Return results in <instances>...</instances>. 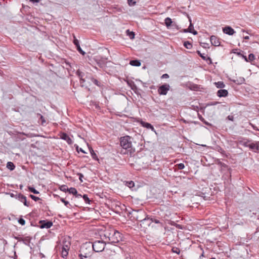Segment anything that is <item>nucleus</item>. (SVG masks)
Masks as SVG:
<instances>
[{
    "mask_svg": "<svg viewBox=\"0 0 259 259\" xmlns=\"http://www.w3.org/2000/svg\"><path fill=\"white\" fill-rule=\"evenodd\" d=\"M132 139V138L127 135L120 137L119 139L120 146L122 149L120 153L129 154L130 156L134 154L135 149L133 147Z\"/></svg>",
    "mask_w": 259,
    "mask_h": 259,
    "instance_id": "nucleus-1",
    "label": "nucleus"
},
{
    "mask_svg": "<svg viewBox=\"0 0 259 259\" xmlns=\"http://www.w3.org/2000/svg\"><path fill=\"white\" fill-rule=\"evenodd\" d=\"M106 243L114 244L117 243L122 240V234L118 231L110 229L106 230L104 233Z\"/></svg>",
    "mask_w": 259,
    "mask_h": 259,
    "instance_id": "nucleus-2",
    "label": "nucleus"
},
{
    "mask_svg": "<svg viewBox=\"0 0 259 259\" xmlns=\"http://www.w3.org/2000/svg\"><path fill=\"white\" fill-rule=\"evenodd\" d=\"M93 253L92 249V243L91 242L83 243L79 251L78 257H84L86 258H90Z\"/></svg>",
    "mask_w": 259,
    "mask_h": 259,
    "instance_id": "nucleus-3",
    "label": "nucleus"
},
{
    "mask_svg": "<svg viewBox=\"0 0 259 259\" xmlns=\"http://www.w3.org/2000/svg\"><path fill=\"white\" fill-rule=\"evenodd\" d=\"M121 249L120 247L114 245L112 246L111 248H107L104 252V255L105 258L107 259H113L116 255L120 251Z\"/></svg>",
    "mask_w": 259,
    "mask_h": 259,
    "instance_id": "nucleus-4",
    "label": "nucleus"
},
{
    "mask_svg": "<svg viewBox=\"0 0 259 259\" xmlns=\"http://www.w3.org/2000/svg\"><path fill=\"white\" fill-rule=\"evenodd\" d=\"M130 213L132 215V217L133 218V219L139 221L141 223L147 215L145 211L142 209L133 210Z\"/></svg>",
    "mask_w": 259,
    "mask_h": 259,
    "instance_id": "nucleus-5",
    "label": "nucleus"
},
{
    "mask_svg": "<svg viewBox=\"0 0 259 259\" xmlns=\"http://www.w3.org/2000/svg\"><path fill=\"white\" fill-rule=\"evenodd\" d=\"M106 244V243L105 241H95L92 243V249L93 251L101 252L104 250Z\"/></svg>",
    "mask_w": 259,
    "mask_h": 259,
    "instance_id": "nucleus-6",
    "label": "nucleus"
},
{
    "mask_svg": "<svg viewBox=\"0 0 259 259\" xmlns=\"http://www.w3.org/2000/svg\"><path fill=\"white\" fill-rule=\"evenodd\" d=\"M14 238L19 242H22L26 245L30 246L31 238L29 236L23 237L21 235L14 236Z\"/></svg>",
    "mask_w": 259,
    "mask_h": 259,
    "instance_id": "nucleus-7",
    "label": "nucleus"
},
{
    "mask_svg": "<svg viewBox=\"0 0 259 259\" xmlns=\"http://www.w3.org/2000/svg\"><path fill=\"white\" fill-rule=\"evenodd\" d=\"M170 85L167 83H164L160 86L158 89V93L160 95H166L170 90Z\"/></svg>",
    "mask_w": 259,
    "mask_h": 259,
    "instance_id": "nucleus-8",
    "label": "nucleus"
},
{
    "mask_svg": "<svg viewBox=\"0 0 259 259\" xmlns=\"http://www.w3.org/2000/svg\"><path fill=\"white\" fill-rule=\"evenodd\" d=\"M17 199L22 202L25 206L27 207L30 206V203L27 201L26 197L21 193L17 194Z\"/></svg>",
    "mask_w": 259,
    "mask_h": 259,
    "instance_id": "nucleus-9",
    "label": "nucleus"
},
{
    "mask_svg": "<svg viewBox=\"0 0 259 259\" xmlns=\"http://www.w3.org/2000/svg\"><path fill=\"white\" fill-rule=\"evenodd\" d=\"M40 224V228L41 229L50 228L53 226V223L51 221H40L39 222Z\"/></svg>",
    "mask_w": 259,
    "mask_h": 259,
    "instance_id": "nucleus-10",
    "label": "nucleus"
},
{
    "mask_svg": "<svg viewBox=\"0 0 259 259\" xmlns=\"http://www.w3.org/2000/svg\"><path fill=\"white\" fill-rule=\"evenodd\" d=\"M151 224V221L150 220V218L148 217V215L144 218L143 221L140 224V226L142 227L147 228V227L150 226Z\"/></svg>",
    "mask_w": 259,
    "mask_h": 259,
    "instance_id": "nucleus-11",
    "label": "nucleus"
},
{
    "mask_svg": "<svg viewBox=\"0 0 259 259\" xmlns=\"http://www.w3.org/2000/svg\"><path fill=\"white\" fill-rule=\"evenodd\" d=\"M107 58H97L96 61L100 67H103L105 66L107 63Z\"/></svg>",
    "mask_w": 259,
    "mask_h": 259,
    "instance_id": "nucleus-12",
    "label": "nucleus"
},
{
    "mask_svg": "<svg viewBox=\"0 0 259 259\" xmlns=\"http://www.w3.org/2000/svg\"><path fill=\"white\" fill-rule=\"evenodd\" d=\"M223 31L224 33L232 35L235 33L234 30L230 26H226L223 28Z\"/></svg>",
    "mask_w": 259,
    "mask_h": 259,
    "instance_id": "nucleus-13",
    "label": "nucleus"
},
{
    "mask_svg": "<svg viewBox=\"0 0 259 259\" xmlns=\"http://www.w3.org/2000/svg\"><path fill=\"white\" fill-rule=\"evenodd\" d=\"M210 41L212 45L214 46H219L220 45V41L219 39L214 35L210 36Z\"/></svg>",
    "mask_w": 259,
    "mask_h": 259,
    "instance_id": "nucleus-14",
    "label": "nucleus"
},
{
    "mask_svg": "<svg viewBox=\"0 0 259 259\" xmlns=\"http://www.w3.org/2000/svg\"><path fill=\"white\" fill-rule=\"evenodd\" d=\"M250 142V140L243 138H240L238 141V143L239 144L246 147H248V143H249Z\"/></svg>",
    "mask_w": 259,
    "mask_h": 259,
    "instance_id": "nucleus-15",
    "label": "nucleus"
},
{
    "mask_svg": "<svg viewBox=\"0 0 259 259\" xmlns=\"http://www.w3.org/2000/svg\"><path fill=\"white\" fill-rule=\"evenodd\" d=\"M74 39L73 40V43L76 47L77 51L82 55H84L85 52L80 48L79 43V41L76 38V37L74 36Z\"/></svg>",
    "mask_w": 259,
    "mask_h": 259,
    "instance_id": "nucleus-16",
    "label": "nucleus"
},
{
    "mask_svg": "<svg viewBox=\"0 0 259 259\" xmlns=\"http://www.w3.org/2000/svg\"><path fill=\"white\" fill-rule=\"evenodd\" d=\"M61 138L63 140H65L67 143L69 145L72 144L73 141L71 139V138L68 136V135L66 133H63L61 136Z\"/></svg>",
    "mask_w": 259,
    "mask_h": 259,
    "instance_id": "nucleus-17",
    "label": "nucleus"
},
{
    "mask_svg": "<svg viewBox=\"0 0 259 259\" xmlns=\"http://www.w3.org/2000/svg\"><path fill=\"white\" fill-rule=\"evenodd\" d=\"M228 92L226 90L221 89L217 92V96L219 97H226L228 96Z\"/></svg>",
    "mask_w": 259,
    "mask_h": 259,
    "instance_id": "nucleus-18",
    "label": "nucleus"
},
{
    "mask_svg": "<svg viewBox=\"0 0 259 259\" xmlns=\"http://www.w3.org/2000/svg\"><path fill=\"white\" fill-rule=\"evenodd\" d=\"M188 17L189 18V21L190 22V25L188 28V29L191 31V32H190V33H192L194 35H196L197 34V32L193 29V25L192 23L191 19L188 16Z\"/></svg>",
    "mask_w": 259,
    "mask_h": 259,
    "instance_id": "nucleus-19",
    "label": "nucleus"
},
{
    "mask_svg": "<svg viewBox=\"0 0 259 259\" xmlns=\"http://www.w3.org/2000/svg\"><path fill=\"white\" fill-rule=\"evenodd\" d=\"M197 54L199 55V56L204 60L210 61V63L211 62V59L210 57H208L207 55L205 54H201L199 51H197Z\"/></svg>",
    "mask_w": 259,
    "mask_h": 259,
    "instance_id": "nucleus-20",
    "label": "nucleus"
},
{
    "mask_svg": "<svg viewBox=\"0 0 259 259\" xmlns=\"http://www.w3.org/2000/svg\"><path fill=\"white\" fill-rule=\"evenodd\" d=\"M91 80L97 86L103 89L104 85L101 83L99 81H98L97 79L94 78V77L91 78Z\"/></svg>",
    "mask_w": 259,
    "mask_h": 259,
    "instance_id": "nucleus-21",
    "label": "nucleus"
},
{
    "mask_svg": "<svg viewBox=\"0 0 259 259\" xmlns=\"http://www.w3.org/2000/svg\"><path fill=\"white\" fill-rule=\"evenodd\" d=\"M130 64L133 66L139 67V66H141V62L140 60H134L130 61Z\"/></svg>",
    "mask_w": 259,
    "mask_h": 259,
    "instance_id": "nucleus-22",
    "label": "nucleus"
},
{
    "mask_svg": "<svg viewBox=\"0 0 259 259\" xmlns=\"http://www.w3.org/2000/svg\"><path fill=\"white\" fill-rule=\"evenodd\" d=\"M70 246V243L69 241H63V244L61 247L62 248L66 249L67 250H69Z\"/></svg>",
    "mask_w": 259,
    "mask_h": 259,
    "instance_id": "nucleus-23",
    "label": "nucleus"
},
{
    "mask_svg": "<svg viewBox=\"0 0 259 259\" xmlns=\"http://www.w3.org/2000/svg\"><path fill=\"white\" fill-rule=\"evenodd\" d=\"M198 118L201 120L202 122H203L205 124L208 125V126H212V124L206 121L204 118L199 113H198Z\"/></svg>",
    "mask_w": 259,
    "mask_h": 259,
    "instance_id": "nucleus-24",
    "label": "nucleus"
},
{
    "mask_svg": "<svg viewBox=\"0 0 259 259\" xmlns=\"http://www.w3.org/2000/svg\"><path fill=\"white\" fill-rule=\"evenodd\" d=\"M69 250H67L65 248L63 249L61 248V254L63 258H65L67 256Z\"/></svg>",
    "mask_w": 259,
    "mask_h": 259,
    "instance_id": "nucleus-25",
    "label": "nucleus"
},
{
    "mask_svg": "<svg viewBox=\"0 0 259 259\" xmlns=\"http://www.w3.org/2000/svg\"><path fill=\"white\" fill-rule=\"evenodd\" d=\"M127 83L131 87V89L133 91H135L137 89V87L135 83L132 81H127Z\"/></svg>",
    "mask_w": 259,
    "mask_h": 259,
    "instance_id": "nucleus-26",
    "label": "nucleus"
},
{
    "mask_svg": "<svg viewBox=\"0 0 259 259\" xmlns=\"http://www.w3.org/2000/svg\"><path fill=\"white\" fill-rule=\"evenodd\" d=\"M164 23L167 27H169L172 23V20L170 18L167 17L164 20Z\"/></svg>",
    "mask_w": 259,
    "mask_h": 259,
    "instance_id": "nucleus-27",
    "label": "nucleus"
},
{
    "mask_svg": "<svg viewBox=\"0 0 259 259\" xmlns=\"http://www.w3.org/2000/svg\"><path fill=\"white\" fill-rule=\"evenodd\" d=\"M7 167L11 170L14 169L15 166L12 162H8L7 163Z\"/></svg>",
    "mask_w": 259,
    "mask_h": 259,
    "instance_id": "nucleus-28",
    "label": "nucleus"
},
{
    "mask_svg": "<svg viewBox=\"0 0 259 259\" xmlns=\"http://www.w3.org/2000/svg\"><path fill=\"white\" fill-rule=\"evenodd\" d=\"M142 124L144 127H146L147 128L154 130L153 126L149 123L142 122Z\"/></svg>",
    "mask_w": 259,
    "mask_h": 259,
    "instance_id": "nucleus-29",
    "label": "nucleus"
},
{
    "mask_svg": "<svg viewBox=\"0 0 259 259\" xmlns=\"http://www.w3.org/2000/svg\"><path fill=\"white\" fill-rule=\"evenodd\" d=\"M215 85L217 88L223 89L225 87V84L223 81H218L215 82Z\"/></svg>",
    "mask_w": 259,
    "mask_h": 259,
    "instance_id": "nucleus-30",
    "label": "nucleus"
},
{
    "mask_svg": "<svg viewBox=\"0 0 259 259\" xmlns=\"http://www.w3.org/2000/svg\"><path fill=\"white\" fill-rule=\"evenodd\" d=\"M184 46L187 49H191L192 48V44L189 41H186L184 42Z\"/></svg>",
    "mask_w": 259,
    "mask_h": 259,
    "instance_id": "nucleus-31",
    "label": "nucleus"
},
{
    "mask_svg": "<svg viewBox=\"0 0 259 259\" xmlns=\"http://www.w3.org/2000/svg\"><path fill=\"white\" fill-rule=\"evenodd\" d=\"M68 192L70 194H73V195L75 196V194H77V191L76 189L75 188L71 187V188L68 189Z\"/></svg>",
    "mask_w": 259,
    "mask_h": 259,
    "instance_id": "nucleus-32",
    "label": "nucleus"
},
{
    "mask_svg": "<svg viewBox=\"0 0 259 259\" xmlns=\"http://www.w3.org/2000/svg\"><path fill=\"white\" fill-rule=\"evenodd\" d=\"M248 147L251 150H255V151H256V149H257L258 146L256 145V143H251L250 144H249Z\"/></svg>",
    "mask_w": 259,
    "mask_h": 259,
    "instance_id": "nucleus-33",
    "label": "nucleus"
},
{
    "mask_svg": "<svg viewBox=\"0 0 259 259\" xmlns=\"http://www.w3.org/2000/svg\"><path fill=\"white\" fill-rule=\"evenodd\" d=\"M28 190L30 192L35 194H38L39 193V192L36 190L33 187H30L29 186L28 187Z\"/></svg>",
    "mask_w": 259,
    "mask_h": 259,
    "instance_id": "nucleus-34",
    "label": "nucleus"
},
{
    "mask_svg": "<svg viewBox=\"0 0 259 259\" xmlns=\"http://www.w3.org/2000/svg\"><path fill=\"white\" fill-rule=\"evenodd\" d=\"M68 189L67 186L65 185H63L61 186L59 188V189L64 192H68Z\"/></svg>",
    "mask_w": 259,
    "mask_h": 259,
    "instance_id": "nucleus-35",
    "label": "nucleus"
},
{
    "mask_svg": "<svg viewBox=\"0 0 259 259\" xmlns=\"http://www.w3.org/2000/svg\"><path fill=\"white\" fill-rule=\"evenodd\" d=\"M125 185L127 187H128L129 188H132L134 187L135 183H134V182L133 181H131L126 182V184Z\"/></svg>",
    "mask_w": 259,
    "mask_h": 259,
    "instance_id": "nucleus-36",
    "label": "nucleus"
},
{
    "mask_svg": "<svg viewBox=\"0 0 259 259\" xmlns=\"http://www.w3.org/2000/svg\"><path fill=\"white\" fill-rule=\"evenodd\" d=\"M82 198L84 200V201H85V202L87 204H90V201L91 200H90V199L89 198L88 196V195L87 194H84L83 196H82Z\"/></svg>",
    "mask_w": 259,
    "mask_h": 259,
    "instance_id": "nucleus-37",
    "label": "nucleus"
},
{
    "mask_svg": "<svg viewBox=\"0 0 259 259\" xmlns=\"http://www.w3.org/2000/svg\"><path fill=\"white\" fill-rule=\"evenodd\" d=\"M76 74L80 77V79L81 80H82V82H84L85 81V80L82 78L83 73L82 72H80V71L77 70V72H76Z\"/></svg>",
    "mask_w": 259,
    "mask_h": 259,
    "instance_id": "nucleus-38",
    "label": "nucleus"
},
{
    "mask_svg": "<svg viewBox=\"0 0 259 259\" xmlns=\"http://www.w3.org/2000/svg\"><path fill=\"white\" fill-rule=\"evenodd\" d=\"M255 59V56L253 54H250L248 57V61L250 62L253 61Z\"/></svg>",
    "mask_w": 259,
    "mask_h": 259,
    "instance_id": "nucleus-39",
    "label": "nucleus"
},
{
    "mask_svg": "<svg viewBox=\"0 0 259 259\" xmlns=\"http://www.w3.org/2000/svg\"><path fill=\"white\" fill-rule=\"evenodd\" d=\"M60 200H61V202H62L65 204V205L66 206H67V207H69L68 205H70V204H69V202H68V201H66V200H65L64 198H60Z\"/></svg>",
    "mask_w": 259,
    "mask_h": 259,
    "instance_id": "nucleus-40",
    "label": "nucleus"
},
{
    "mask_svg": "<svg viewBox=\"0 0 259 259\" xmlns=\"http://www.w3.org/2000/svg\"><path fill=\"white\" fill-rule=\"evenodd\" d=\"M39 115L40 116V118H39V120H40L41 121V124L42 125L44 124L45 123H46V121L45 119V118L44 117V116L40 114H39Z\"/></svg>",
    "mask_w": 259,
    "mask_h": 259,
    "instance_id": "nucleus-41",
    "label": "nucleus"
},
{
    "mask_svg": "<svg viewBox=\"0 0 259 259\" xmlns=\"http://www.w3.org/2000/svg\"><path fill=\"white\" fill-rule=\"evenodd\" d=\"M150 220L151 221V223L154 222L156 224H161L159 220L156 219L154 218H150Z\"/></svg>",
    "mask_w": 259,
    "mask_h": 259,
    "instance_id": "nucleus-42",
    "label": "nucleus"
},
{
    "mask_svg": "<svg viewBox=\"0 0 259 259\" xmlns=\"http://www.w3.org/2000/svg\"><path fill=\"white\" fill-rule=\"evenodd\" d=\"M171 250H172V252L176 253H177L178 254H179L180 253V249L178 248H177V247L176 248H172Z\"/></svg>",
    "mask_w": 259,
    "mask_h": 259,
    "instance_id": "nucleus-43",
    "label": "nucleus"
},
{
    "mask_svg": "<svg viewBox=\"0 0 259 259\" xmlns=\"http://www.w3.org/2000/svg\"><path fill=\"white\" fill-rule=\"evenodd\" d=\"M91 154L92 158L96 160V159H98V157H97L96 154L95 153V152L93 150H92V151H91Z\"/></svg>",
    "mask_w": 259,
    "mask_h": 259,
    "instance_id": "nucleus-44",
    "label": "nucleus"
},
{
    "mask_svg": "<svg viewBox=\"0 0 259 259\" xmlns=\"http://www.w3.org/2000/svg\"><path fill=\"white\" fill-rule=\"evenodd\" d=\"M29 197H30L32 199H33V200H34L35 201H38V200H40V199L39 197H36V196H34V195H32V194H30V195H29Z\"/></svg>",
    "mask_w": 259,
    "mask_h": 259,
    "instance_id": "nucleus-45",
    "label": "nucleus"
},
{
    "mask_svg": "<svg viewBox=\"0 0 259 259\" xmlns=\"http://www.w3.org/2000/svg\"><path fill=\"white\" fill-rule=\"evenodd\" d=\"M127 3L129 6H133L136 4V2L135 0H127Z\"/></svg>",
    "mask_w": 259,
    "mask_h": 259,
    "instance_id": "nucleus-46",
    "label": "nucleus"
},
{
    "mask_svg": "<svg viewBox=\"0 0 259 259\" xmlns=\"http://www.w3.org/2000/svg\"><path fill=\"white\" fill-rule=\"evenodd\" d=\"M18 222L20 224H21L22 226H24L25 224V221L22 218H20L18 220Z\"/></svg>",
    "mask_w": 259,
    "mask_h": 259,
    "instance_id": "nucleus-47",
    "label": "nucleus"
},
{
    "mask_svg": "<svg viewBox=\"0 0 259 259\" xmlns=\"http://www.w3.org/2000/svg\"><path fill=\"white\" fill-rule=\"evenodd\" d=\"M218 165H219L220 166H221V167H227V165L223 163V162H222L220 160L218 159Z\"/></svg>",
    "mask_w": 259,
    "mask_h": 259,
    "instance_id": "nucleus-48",
    "label": "nucleus"
},
{
    "mask_svg": "<svg viewBox=\"0 0 259 259\" xmlns=\"http://www.w3.org/2000/svg\"><path fill=\"white\" fill-rule=\"evenodd\" d=\"M177 167L179 169H183L185 167V165L183 163H181L177 164Z\"/></svg>",
    "mask_w": 259,
    "mask_h": 259,
    "instance_id": "nucleus-49",
    "label": "nucleus"
},
{
    "mask_svg": "<svg viewBox=\"0 0 259 259\" xmlns=\"http://www.w3.org/2000/svg\"><path fill=\"white\" fill-rule=\"evenodd\" d=\"M77 175L79 176V179L80 182H83L82 179L83 178V175L81 173H78Z\"/></svg>",
    "mask_w": 259,
    "mask_h": 259,
    "instance_id": "nucleus-50",
    "label": "nucleus"
},
{
    "mask_svg": "<svg viewBox=\"0 0 259 259\" xmlns=\"http://www.w3.org/2000/svg\"><path fill=\"white\" fill-rule=\"evenodd\" d=\"M18 193L16 192V194H15L13 193H10V195L11 197H13V198H15L16 199H17V194Z\"/></svg>",
    "mask_w": 259,
    "mask_h": 259,
    "instance_id": "nucleus-51",
    "label": "nucleus"
},
{
    "mask_svg": "<svg viewBox=\"0 0 259 259\" xmlns=\"http://www.w3.org/2000/svg\"><path fill=\"white\" fill-rule=\"evenodd\" d=\"M128 35H129L130 37L132 39L134 38L135 37V33L134 32H130V33Z\"/></svg>",
    "mask_w": 259,
    "mask_h": 259,
    "instance_id": "nucleus-52",
    "label": "nucleus"
},
{
    "mask_svg": "<svg viewBox=\"0 0 259 259\" xmlns=\"http://www.w3.org/2000/svg\"><path fill=\"white\" fill-rule=\"evenodd\" d=\"M175 226L178 229H183V226L181 225H180V224H176L175 225Z\"/></svg>",
    "mask_w": 259,
    "mask_h": 259,
    "instance_id": "nucleus-53",
    "label": "nucleus"
},
{
    "mask_svg": "<svg viewBox=\"0 0 259 259\" xmlns=\"http://www.w3.org/2000/svg\"><path fill=\"white\" fill-rule=\"evenodd\" d=\"M169 77V75L168 74L165 73V74H163L162 76H161V78H167Z\"/></svg>",
    "mask_w": 259,
    "mask_h": 259,
    "instance_id": "nucleus-54",
    "label": "nucleus"
},
{
    "mask_svg": "<svg viewBox=\"0 0 259 259\" xmlns=\"http://www.w3.org/2000/svg\"><path fill=\"white\" fill-rule=\"evenodd\" d=\"M227 118L229 120H231V121H233V119H234V117L233 116H231V115H229L228 117H227Z\"/></svg>",
    "mask_w": 259,
    "mask_h": 259,
    "instance_id": "nucleus-55",
    "label": "nucleus"
},
{
    "mask_svg": "<svg viewBox=\"0 0 259 259\" xmlns=\"http://www.w3.org/2000/svg\"><path fill=\"white\" fill-rule=\"evenodd\" d=\"M75 196L76 198L82 197V196L81 194H78L77 192V194H75Z\"/></svg>",
    "mask_w": 259,
    "mask_h": 259,
    "instance_id": "nucleus-56",
    "label": "nucleus"
},
{
    "mask_svg": "<svg viewBox=\"0 0 259 259\" xmlns=\"http://www.w3.org/2000/svg\"><path fill=\"white\" fill-rule=\"evenodd\" d=\"M250 124L251 125L252 127H253V128L256 131H259V130L257 128L256 126H254V125L252 124L251 123H250Z\"/></svg>",
    "mask_w": 259,
    "mask_h": 259,
    "instance_id": "nucleus-57",
    "label": "nucleus"
},
{
    "mask_svg": "<svg viewBox=\"0 0 259 259\" xmlns=\"http://www.w3.org/2000/svg\"><path fill=\"white\" fill-rule=\"evenodd\" d=\"M183 32H185V33H187V32H191V31H189V30H188V28H187V29H183Z\"/></svg>",
    "mask_w": 259,
    "mask_h": 259,
    "instance_id": "nucleus-58",
    "label": "nucleus"
},
{
    "mask_svg": "<svg viewBox=\"0 0 259 259\" xmlns=\"http://www.w3.org/2000/svg\"><path fill=\"white\" fill-rule=\"evenodd\" d=\"M30 2H32L33 3H38L40 0H30Z\"/></svg>",
    "mask_w": 259,
    "mask_h": 259,
    "instance_id": "nucleus-59",
    "label": "nucleus"
},
{
    "mask_svg": "<svg viewBox=\"0 0 259 259\" xmlns=\"http://www.w3.org/2000/svg\"><path fill=\"white\" fill-rule=\"evenodd\" d=\"M218 103V102H214L211 103L209 105H215L217 104Z\"/></svg>",
    "mask_w": 259,
    "mask_h": 259,
    "instance_id": "nucleus-60",
    "label": "nucleus"
},
{
    "mask_svg": "<svg viewBox=\"0 0 259 259\" xmlns=\"http://www.w3.org/2000/svg\"><path fill=\"white\" fill-rule=\"evenodd\" d=\"M256 145L258 146L257 149H256V151H259V142H256Z\"/></svg>",
    "mask_w": 259,
    "mask_h": 259,
    "instance_id": "nucleus-61",
    "label": "nucleus"
},
{
    "mask_svg": "<svg viewBox=\"0 0 259 259\" xmlns=\"http://www.w3.org/2000/svg\"><path fill=\"white\" fill-rule=\"evenodd\" d=\"M244 38L245 39H249V37L248 36H246L244 37Z\"/></svg>",
    "mask_w": 259,
    "mask_h": 259,
    "instance_id": "nucleus-62",
    "label": "nucleus"
},
{
    "mask_svg": "<svg viewBox=\"0 0 259 259\" xmlns=\"http://www.w3.org/2000/svg\"><path fill=\"white\" fill-rule=\"evenodd\" d=\"M243 57H244V59H245V60L247 62L248 58H247V57L246 56H243Z\"/></svg>",
    "mask_w": 259,
    "mask_h": 259,
    "instance_id": "nucleus-63",
    "label": "nucleus"
},
{
    "mask_svg": "<svg viewBox=\"0 0 259 259\" xmlns=\"http://www.w3.org/2000/svg\"><path fill=\"white\" fill-rule=\"evenodd\" d=\"M80 259H90V258H84V257H79Z\"/></svg>",
    "mask_w": 259,
    "mask_h": 259,
    "instance_id": "nucleus-64",
    "label": "nucleus"
}]
</instances>
